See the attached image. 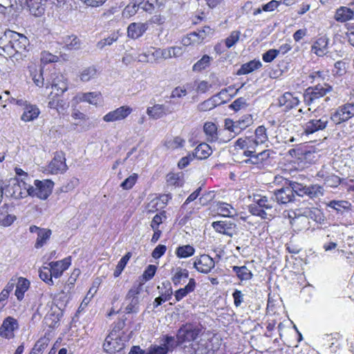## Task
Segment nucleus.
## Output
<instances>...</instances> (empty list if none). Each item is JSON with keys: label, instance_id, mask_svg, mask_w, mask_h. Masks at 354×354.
<instances>
[{"label": "nucleus", "instance_id": "f257e3e1", "mask_svg": "<svg viewBox=\"0 0 354 354\" xmlns=\"http://www.w3.org/2000/svg\"><path fill=\"white\" fill-rule=\"evenodd\" d=\"M29 44L28 39L24 35L11 30H6L0 38L3 51L11 57L15 53H21Z\"/></svg>", "mask_w": 354, "mask_h": 354}, {"label": "nucleus", "instance_id": "f03ea898", "mask_svg": "<svg viewBox=\"0 0 354 354\" xmlns=\"http://www.w3.org/2000/svg\"><path fill=\"white\" fill-rule=\"evenodd\" d=\"M201 334V328L196 324L187 322L182 324L177 330L176 336L183 345L185 343L196 344L194 342Z\"/></svg>", "mask_w": 354, "mask_h": 354}, {"label": "nucleus", "instance_id": "7ed1b4c3", "mask_svg": "<svg viewBox=\"0 0 354 354\" xmlns=\"http://www.w3.org/2000/svg\"><path fill=\"white\" fill-rule=\"evenodd\" d=\"M290 187L292 195L295 194L299 196H308L310 198H317L323 196L324 189L319 185H304L295 181H290Z\"/></svg>", "mask_w": 354, "mask_h": 354}, {"label": "nucleus", "instance_id": "20e7f679", "mask_svg": "<svg viewBox=\"0 0 354 354\" xmlns=\"http://www.w3.org/2000/svg\"><path fill=\"white\" fill-rule=\"evenodd\" d=\"M332 91L333 87L328 84H322L319 82L315 86H310L306 89L304 93V103L307 106H310Z\"/></svg>", "mask_w": 354, "mask_h": 354}, {"label": "nucleus", "instance_id": "39448f33", "mask_svg": "<svg viewBox=\"0 0 354 354\" xmlns=\"http://www.w3.org/2000/svg\"><path fill=\"white\" fill-rule=\"evenodd\" d=\"M34 185L35 187L30 185L28 187V196H37L40 199L45 200L51 194L54 183L50 180H35Z\"/></svg>", "mask_w": 354, "mask_h": 354}, {"label": "nucleus", "instance_id": "423d86ee", "mask_svg": "<svg viewBox=\"0 0 354 354\" xmlns=\"http://www.w3.org/2000/svg\"><path fill=\"white\" fill-rule=\"evenodd\" d=\"M142 287L140 284L133 286L128 292L125 301L127 306L125 308L127 313H137L139 311L140 302V294Z\"/></svg>", "mask_w": 354, "mask_h": 354}, {"label": "nucleus", "instance_id": "0eeeda50", "mask_svg": "<svg viewBox=\"0 0 354 354\" xmlns=\"http://www.w3.org/2000/svg\"><path fill=\"white\" fill-rule=\"evenodd\" d=\"M51 80V88L57 96H62L68 90V79L64 75L60 73H52ZM49 84L50 83H46V87L48 88Z\"/></svg>", "mask_w": 354, "mask_h": 354}, {"label": "nucleus", "instance_id": "6e6552de", "mask_svg": "<svg viewBox=\"0 0 354 354\" xmlns=\"http://www.w3.org/2000/svg\"><path fill=\"white\" fill-rule=\"evenodd\" d=\"M254 202L263 209L270 219L273 218L277 214V205L274 201V196H271L269 198L266 196H254Z\"/></svg>", "mask_w": 354, "mask_h": 354}, {"label": "nucleus", "instance_id": "1a4fd4ad", "mask_svg": "<svg viewBox=\"0 0 354 354\" xmlns=\"http://www.w3.org/2000/svg\"><path fill=\"white\" fill-rule=\"evenodd\" d=\"M214 230L220 234L232 237L237 233V225L231 220L214 221L212 223Z\"/></svg>", "mask_w": 354, "mask_h": 354}, {"label": "nucleus", "instance_id": "9d476101", "mask_svg": "<svg viewBox=\"0 0 354 354\" xmlns=\"http://www.w3.org/2000/svg\"><path fill=\"white\" fill-rule=\"evenodd\" d=\"M328 124L327 115H323L319 119H311L303 126L304 132L306 135L313 134L319 131L325 129Z\"/></svg>", "mask_w": 354, "mask_h": 354}, {"label": "nucleus", "instance_id": "9b49d317", "mask_svg": "<svg viewBox=\"0 0 354 354\" xmlns=\"http://www.w3.org/2000/svg\"><path fill=\"white\" fill-rule=\"evenodd\" d=\"M28 187H30V185L26 183L25 178L20 181L15 180L8 192L12 198L20 199L28 196Z\"/></svg>", "mask_w": 354, "mask_h": 354}, {"label": "nucleus", "instance_id": "f8f14e48", "mask_svg": "<svg viewBox=\"0 0 354 354\" xmlns=\"http://www.w3.org/2000/svg\"><path fill=\"white\" fill-rule=\"evenodd\" d=\"M19 328V324L16 319L12 317H8L0 326V336L10 339L15 337L14 332Z\"/></svg>", "mask_w": 354, "mask_h": 354}, {"label": "nucleus", "instance_id": "ddd939ff", "mask_svg": "<svg viewBox=\"0 0 354 354\" xmlns=\"http://www.w3.org/2000/svg\"><path fill=\"white\" fill-rule=\"evenodd\" d=\"M193 266L199 272L207 274L214 268L215 263L211 257L203 254L196 258Z\"/></svg>", "mask_w": 354, "mask_h": 354}, {"label": "nucleus", "instance_id": "4468645a", "mask_svg": "<svg viewBox=\"0 0 354 354\" xmlns=\"http://www.w3.org/2000/svg\"><path fill=\"white\" fill-rule=\"evenodd\" d=\"M104 350L106 353H116L121 352L124 348V343L122 341L119 337H113L112 333H111L105 339V342L103 344Z\"/></svg>", "mask_w": 354, "mask_h": 354}, {"label": "nucleus", "instance_id": "2eb2a0df", "mask_svg": "<svg viewBox=\"0 0 354 354\" xmlns=\"http://www.w3.org/2000/svg\"><path fill=\"white\" fill-rule=\"evenodd\" d=\"M278 105L283 111L287 112L297 107L299 103V99L290 92H286L278 97Z\"/></svg>", "mask_w": 354, "mask_h": 354}, {"label": "nucleus", "instance_id": "dca6fc26", "mask_svg": "<svg viewBox=\"0 0 354 354\" xmlns=\"http://www.w3.org/2000/svg\"><path fill=\"white\" fill-rule=\"evenodd\" d=\"M214 30L209 26H205L198 30V32H193L188 35L187 37L183 40L185 45H189L192 43H201L207 36H212Z\"/></svg>", "mask_w": 354, "mask_h": 354}, {"label": "nucleus", "instance_id": "f3484780", "mask_svg": "<svg viewBox=\"0 0 354 354\" xmlns=\"http://www.w3.org/2000/svg\"><path fill=\"white\" fill-rule=\"evenodd\" d=\"M272 196L277 204H287L295 201V195H292L290 185L275 190Z\"/></svg>", "mask_w": 354, "mask_h": 354}, {"label": "nucleus", "instance_id": "a211bd4d", "mask_svg": "<svg viewBox=\"0 0 354 354\" xmlns=\"http://www.w3.org/2000/svg\"><path fill=\"white\" fill-rule=\"evenodd\" d=\"M329 38L325 35L317 37L311 46V51L318 57L326 55L328 53V48Z\"/></svg>", "mask_w": 354, "mask_h": 354}, {"label": "nucleus", "instance_id": "6ab92c4d", "mask_svg": "<svg viewBox=\"0 0 354 354\" xmlns=\"http://www.w3.org/2000/svg\"><path fill=\"white\" fill-rule=\"evenodd\" d=\"M66 158L63 153H57L48 165L52 174L63 173L67 169Z\"/></svg>", "mask_w": 354, "mask_h": 354}, {"label": "nucleus", "instance_id": "aec40b11", "mask_svg": "<svg viewBox=\"0 0 354 354\" xmlns=\"http://www.w3.org/2000/svg\"><path fill=\"white\" fill-rule=\"evenodd\" d=\"M131 112V109L128 106H121L113 111H111L104 116V120L106 122H114L123 120L127 118Z\"/></svg>", "mask_w": 354, "mask_h": 354}, {"label": "nucleus", "instance_id": "412c9836", "mask_svg": "<svg viewBox=\"0 0 354 354\" xmlns=\"http://www.w3.org/2000/svg\"><path fill=\"white\" fill-rule=\"evenodd\" d=\"M62 304H60L62 306ZM62 315L61 311V307H56L55 309L51 308V310L46 314L44 317V322L45 324L49 328H55L59 325L60 317Z\"/></svg>", "mask_w": 354, "mask_h": 354}, {"label": "nucleus", "instance_id": "4be33fe9", "mask_svg": "<svg viewBox=\"0 0 354 354\" xmlns=\"http://www.w3.org/2000/svg\"><path fill=\"white\" fill-rule=\"evenodd\" d=\"M70 265L71 261L69 258H65L62 261H53L48 263L52 274L56 279L59 277Z\"/></svg>", "mask_w": 354, "mask_h": 354}, {"label": "nucleus", "instance_id": "5701e85b", "mask_svg": "<svg viewBox=\"0 0 354 354\" xmlns=\"http://www.w3.org/2000/svg\"><path fill=\"white\" fill-rule=\"evenodd\" d=\"M310 218L313 221H315L318 223H323L325 221V216H324V214L322 212L315 207L308 208L304 209L301 214V217L298 216L296 218L297 220H299L300 218Z\"/></svg>", "mask_w": 354, "mask_h": 354}, {"label": "nucleus", "instance_id": "b1692460", "mask_svg": "<svg viewBox=\"0 0 354 354\" xmlns=\"http://www.w3.org/2000/svg\"><path fill=\"white\" fill-rule=\"evenodd\" d=\"M148 29L147 23H131L127 28L128 37L131 39H138Z\"/></svg>", "mask_w": 354, "mask_h": 354}, {"label": "nucleus", "instance_id": "393cba45", "mask_svg": "<svg viewBox=\"0 0 354 354\" xmlns=\"http://www.w3.org/2000/svg\"><path fill=\"white\" fill-rule=\"evenodd\" d=\"M172 110L169 109V107L164 104H155L151 107H148L147 109V113L149 116L153 119H158L162 118L164 115L171 113Z\"/></svg>", "mask_w": 354, "mask_h": 354}, {"label": "nucleus", "instance_id": "a878e982", "mask_svg": "<svg viewBox=\"0 0 354 354\" xmlns=\"http://www.w3.org/2000/svg\"><path fill=\"white\" fill-rule=\"evenodd\" d=\"M161 345L167 350V353L173 352L177 347L182 346L179 337L165 335L162 339Z\"/></svg>", "mask_w": 354, "mask_h": 354}, {"label": "nucleus", "instance_id": "bb28decb", "mask_svg": "<svg viewBox=\"0 0 354 354\" xmlns=\"http://www.w3.org/2000/svg\"><path fill=\"white\" fill-rule=\"evenodd\" d=\"M223 92L224 90H222L218 93L200 103L197 106L198 110L199 111H207L215 108L217 105L220 104L217 98H218Z\"/></svg>", "mask_w": 354, "mask_h": 354}, {"label": "nucleus", "instance_id": "cd10ccee", "mask_svg": "<svg viewBox=\"0 0 354 354\" xmlns=\"http://www.w3.org/2000/svg\"><path fill=\"white\" fill-rule=\"evenodd\" d=\"M196 286V283L195 279L193 278L189 279L188 283L184 288H180L175 292L174 296L176 300L179 301L189 293L194 291Z\"/></svg>", "mask_w": 354, "mask_h": 354}, {"label": "nucleus", "instance_id": "c85d7f7f", "mask_svg": "<svg viewBox=\"0 0 354 354\" xmlns=\"http://www.w3.org/2000/svg\"><path fill=\"white\" fill-rule=\"evenodd\" d=\"M17 282H16V290L15 295L17 299L21 301L24 297V293L28 290L30 287V281L24 277H19L17 279Z\"/></svg>", "mask_w": 354, "mask_h": 354}, {"label": "nucleus", "instance_id": "c756f323", "mask_svg": "<svg viewBox=\"0 0 354 354\" xmlns=\"http://www.w3.org/2000/svg\"><path fill=\"white\" fill-rule=\"evenodd\" d=\"M261 66L262 64L260 61L254 59L242 64L241 68L236 72V75H242L249 74L254 71L259 69Z\"/></svg>", "mask_w": 354, "mask_h": 354}, {"label": "nucleus", "instance_id": "7c9ffc66", "mask_svg": "<svg viewBox=\"0 0 354 354\" xmlns=\"http://www.w3.org/2000/svg\"><path fill=\"white\" fill-rule=\"evenodd\" d=\"M327 206L336 211L337 214H343L351 209V204L346 201H330Z\"/></svg>", "mask_w": 354, "mask_h": 354}, {"label": "nucleus", "instance_id": "2f4dec72", "mask_svg": "<svg viewBox=\"0 0 354 354\" xmlns=\"http://www.w3.org/2000/svg\"><path fill=\"white\" fill-rule=\"evenodd\" d=\"M212 153V148L207 143H201L194 149L193 157L203 160L208 158Z\"/></svg>", "mask_w": 354, "mask_h": 354}, {"label": "nucleus", "instance_id": "473e14b6", "mask_svg": "<svg viewBox=\"0 0 354 354\" xmlns=\"http://www.w3.org/2000/svg\"><path fill=\"white\" fill-rule=\"evenodd\" d=\"M62 42L67 50H77L82 46L81 40L75 35H66L62 38Z\"/></svg>", "mask_w": 354, "mask_h": 354}, {"label": "nucleus", "instance_id": "72a5a7b5", "mask_svg": "<svg viewBox=\"0 0 354 354\" xmlns=\"http://www.w3.org/2000/svg\"><path fill=\"white\" fill-rule=\"evenodd\" d=\"M354 12L349 8L340 7L337 10L335 18L336 21L340 22H346L353 18Z\"/></svg>", "mask_w": 354, "mask_h": 354}, {"label": "nucleus", "instance_id": "f704fd0d", "mask_svg": "<svg viewBox=\"0 0 354 354\" xmlns=\"http://www.w3.org/2000/svg\"><path fill=\"white\" fill-rule=\"evenodd\" d=\"M39 114V109L34 105H27L21 116V120L30 122L36 119Z\"/></svg>", "mask_w": 354, "mask_h": 354}, {"label": "nucleus", "instance_id": "c9c22d12", "mask_svg": "<svg viewBox=\"0 0 354 354\" xmlns=\"http://www.w3.org/2000/svg\"><path fill=\"white\" fill-rule=\"evenodd\" d=\"M204 132L208 142H216L218 140L217 127L213 122H205L203 127Z\"/></svg>", "mask_w": 354, "mask_h": 354}, {"label": "nucleus", "instance_id": "e433bc0d", "mask_svg": "<svg viewBox=\"0 0 354 354\" xmlns=\"http://www.w3.org/2000/svg\"><path fill=\"white\" fill-rule=\"evenodd\" d=\"M259 145V143L257 142L255 138L252 136L239 138L236 142V146L239 147L241 149H255Z\"/></svg>", "mask_w": 354, "mask_h": 354}, {"label": "nucleus", "instance_id": "4c0bfd02", "mask_svg": "<svg viewBox=\"0 0 354 354\" xmlns=\"http://www.w3.org/2000/svg\"><path fill=\"white\" fill-rule=\"evenodd\" d=\"M232 270L236 274L237 277L241 281L250 280L252 278V272L245 266L232 267Z\"/></svg>", "mask_w": 354, "mask_h": 354}, {"label": "nucleus", "instance_id": "58836bf2", "mask_svg": "<svg viewBox=\"0 0 354 354\" xmlns=\"http://www.w3.org/2000/svg\"><path fill=\"white\" fill-rule=\"evenodd\" d=\"M18 9L17 0H0V13L5 15Z\"/></svg>", "mask_w": 354, "mask_h": 354}, {"label": "nucleus", "instance_id": "ea45409f", "mask_svg": "<svg viewBox=\"0 0 354 354\" xmlns=\"http://www.w3.org/2000/svg\"><path fill=\"white\" fill-rule=\"evenodd\" d=\"M51 235V230L48 229L43 228L42 230H39L37 234V239L35 244L36 248H41L48 240Z\"/></svg>", "mask_w": 354, "mask_h": 354}, {"label": "nucleus", "instance_id": "a19ab883", "mask_svg": "<svg viewBox=\"0 0 354 354\" xmlns=\"http://www.w3.org/2000/svg\"><path fill=\"white\" fill-rule=\"evenodd\" d=\"M49 339L46 337L39 339L31 350V354H43L49 344Z\"/></svg>", "mask_w": 354, "mask_h": 354}, {"label": "nucleus", "instance_id": "79ce46f5", "mask_svg": "<svg viewBox=\"0 0 354 354\" xmlns=\"http://www.w3.org/2000/svg\"><path fill=\"white\" fill-rule=\"evenodd\" d=\"M195 249L190 245L179 246L176 248V254L178 258H187L194 255Z\"/></svg>", "mask_w": 354, "mask_h": 354}, {"label": "nucleus", "instance_id": "37998d69", "mask_svg": "<svg viewBox=\"0 0 354 354\" xmlns=\"http://www.w3.org/2000/svg\"><path fill=\"white\" fill-rule=\"evenodd\" d=\"M253 123V118L252 115L246 114L240 118L236 121V125L237 127L238 132L239 133L241 130L246 129Z\"/></svg>", "mask_w": 354, "mask_h": 354}, {"label": "nucleus", "instance_id": "c03bdc74", "mask_svg": "<svg viewBox=\"0 0 354 354\" xmlns=\"http://www.w3.org/2000/svg\"><path fill=\"white\" fill-rule=\"evenodd\" d=\"M59 97L56 95V93L52 91L48 97V107L57 110H58L59 107L62 108L64 105V102L63 100L59 99Z\"/></svg>", "mask_w": 354, "mask_h": 354}, {"label": "nucleus", "instance_id": "a18cd8bd", "mask_svg": "<svg viewBox=\"0 0 354 354\" xmlns=\"http://www.w3.org/2000/svg\"><path fill=\"white\" fill-rule=\"evenodd\" d=\"M166 0H147V1L142 6V8L145 11L150 12L155 8H160L165 4Z\"/></svg>", "mask_w": 354, "mask_h": 354}, {"label": "nucleus", "instance_id": "49530a36", "mask_svg": "<svg viewBox=\"0 0 354 354\" xmlns=\"http://www.w3.org/2000/svg\"><path fill=\"white\" fill-rule=\"evenodd\" d=\"M328 73L327 71L324 70H313L310 73L308 78L311 80V82L324 81L328 77Z\"/></svg>", "mask_w": 354, "mask_h": 354}, {"label": "nucleus", "instance_id": "de8ad7c7", "mask_svg": "<svg viewBox=\"0 0 354 354\" xmlns=\"http://www.w3.org/2000/svg\"><path fill=\"white\" fill-rule=\"evenodd\" d=\"M131 257V253L127 252L124 257H122V259L118 262V263L115 268V270H114L113 275L115 277H118L121 274L122 270L125 268V266H126L127 262L129 261V260L130 259Z\"/></svg>", "mask_w": 354, "mask_h": 354}, {"label": "nucleus", "instance_id": "09e8293b", "mask_svg": "<svg viewBox=\"0 0 354 354\" xmlns=\"http://www.w3.org/2000/svg\"><path fill=\"white\" fill-rule=\"evenodd\" d=\"M212 59L211 57L207 55H203L201 59H199L196 64L193 66L194 71H201L202 70L206 68L210 63V61Z\"/></svg>", "mask_w": 354, "mask_h": 354}, {"label": "nucleus", "instance_id": "8fccbe9b", "mask_svg": "<svg viewBox=\"0 0 354 354\" xmlns=\"http://www.w3.org/2000/svg\"><path fill=\"white\" fill-rule=\"evenodd\" d=\"M255 139L259 145L264 144L268 141V137L266 133V129L264 126H259L255 130Z\"/></svg>", "mask_w": 354, "mask_h": 354}, {"label": "nucleus", "instance_id": "3c124183", "mask_svg": "<svg viewBox=\"0 0 354 354\" xmlns=\"http://www.w3.org/2000/svg\"><path fill=\"white\" fill-rule=\"evenodd\" d=\"M339 109L346 121L354 116V103L346 104L339 106Z\"/></svg>", "mask_w": 354, "mask_h": 354}, {"label": "nucleus", "instance_id": "603ef678", "mask_svg": "<svg viewBox=\"0 0 354 354\" xmlns=\"http://www.w3.org/2000/svg\"><path fill=\"white\" fill-rule=\"evenodd\" d=\"M218 210L224 217H232L236 214L235 209L231 205L225 203H221L219 205Z\"/></svg>", "mask_w": 354, "mask_h": 354}, {"label": "nucleus", "instance_id": "864d4df0", "mask_svg": "<svg viewBox=\"0 0 354 354\" xmlns=\"http://www.w3.org/2000/svg\"><path fill=\"white\" fill-rule=\"evenodd\" d=\"M39 277L48 285L53 284V281L52 279L53 276L49 267L44 266L39 270Z\"/></svg>", "mask_w": 354, "mask_h": 354}, {"label": "nucleus", "instance_id": "5fc2aeb1", "mask_svg": "<svg viewBox=\"0 0 354 354\" xmlns=\"http://www.w3.org/2000/svg\"><path fill=\"white\" fill-rule=\"evenodd\" d=\"M185 142V140L183 138L179 136H176L172 139L167 140L165 145L167 148L175 149L183 147Z\"/></svg>", "mask_w": 354, "mask_h": 354}, {"label": "nucleus", "instance_id": "6e6d98bb", "mask_svg": "<svg viewBox=\"0 0 354 354\" xmlns=\"http://www.w3.org/2000/svg\"><path fill=\"white\" fill-rule=\"evenodd\" d=\"M341 183V178L335 174L326 175L324 184L330 187H337Z\"/></svg>", "mask_w": 354, "mask_h": 354}, {"label": "nucleus", "instance_id": "4d7b16f0", "mask_svg": "<svg viewBox=\"0 0 354 354\" xmlns=\"http://www.w3.org/2000/svg\"><path fill=\"white\" fill-rule=\"evenodd\" d=\"M240 35V31H232L230 36L225 39V43L227 48H230L232 47L239 41Z\"/></svg>", "mask_w": 354, "mask_h": 354}, {"label": "nucleus", "instance_id": "13d9d810", "mask_svg": "<svg viewBox=\"0 0 354 354\" xmlns=\"http://www.w3.org/2000/svg\"><path fill=\"white\" fill-rule=\"evenodd\" d=\"M248 104L247 103V100L244 97H239L235 100L230 105V108L234 110L235 111H238L242 109L246 108Z\"/></svg>", "mask_w": 354, "mask_h": 354}, {"label": "nucleus", "instance_id": "bf43d9fd", "mask_svg": "<svg viewBox=\"0 0 354 354\" xmlns=\"http://www.w3.org/2000/svg\"><path fill=\"white\" fill-rule=\"evenodd\" d=\"M118 39V37L116 34L113 33L111 36L107 38H104V39L100 40L96 44V46L98 49H102L106 46H111L114 41H116Z\"/></svg>", "mask_w": 354, "mask_h": 354}, {"label": "nucleus", "instance_id": "052dcab7", "mask_svg": "<svg viewBox=\"0 0 354 354\" xmlns=\"http://www.w3.org/2000/svg\"><path fill=\"white\" fill-rule=\"evenodd\" d=\"M250 212L252 214L260 216L263 219H270L269 216L265 213L263 209H262L258 204L251 205L250 206Z\"/></svg>", "mask_w": 354, "mask_h": 354}, {"label": "nucleus", "instance_id": "680f3d73", "mask_svg": "<svg viewBox=\"0 0 354 354\" xmlns=\"http://www.w3.org/2000/svg\"><path fill=\"white\" fill-rule=\"evenodd\" d=\"M138 179V175L136 174H133L127 178L121 184L120 187L123 189H131L136 183Z\"/></svg>", "mask_w": 354, "mask_h": 354}, {"label": "nucleus", "instance_id": "e2e57ef3", "mask_svg": "<svg viewBox=\"0 0 354 354\" xmlns=\"http://www.w3.org/2000/svg\"><path fill=\"white\" fill-rule=\"evenodd\" d=\"M16 216L12 214H3L0 215V225L4 227H8L12 225L16 220Z\"/></svg>", "mask_w": 354, "mask_h": 354}, {"label": "nucleus", "instance_id": "0e129e2a", "mask_svg": "<svg viewBox=\"0 0 354 354\" xmlns=\"http://www.w3.org/2000/svg\"><path fill=\"white\" fill-rule=\"evenodd\" d=\"M146 354H167V353L161 344H151L146 351Z\"/></svg>", "mask_w": 354, "mask_h": 354}, {"label": "nucleus", "instance_id": "69168bd1", "mask_svg": "<svg viewBox=\"0 0 354 354\" xmlns=\"http://www.w3.org/2000/svg\"><path fill=\"white\" fill-rule=\"evenodd\" d=\"M90 104L95 106L102 105V97L100 92H90Z\"/></svg>", "mask_w": 354, "mask_h": 354}, {"label": "nucleus", "instance_id": "338daca9", "mask_svg": "<svg viewBox=\"0 0 354 354\" xmlns=\"http://www.w3.org/2000/svg\"><path fill=\"white\" fill-rule=\"evenodd\" d=\"M278 55L279 51H277V49H270L263 54L262 59L265 62H271Z\"/></svg>", "mask_w": 354, "mask_h": 354}, {"label": "nucleus", "instance_id": "774afa93", "mask_svg": "<svg viewBox=\"0 0 354 354\" xmlns=\"http://www.w3.org/2000/svg\"><path fill=\"white\" fill-rule=\"evenodd\" d=\"M183 348L185 354H203L199 351V344H189Z\"/></svg>", "mask_w": 354, "mask_h": 354}]
</instances>
